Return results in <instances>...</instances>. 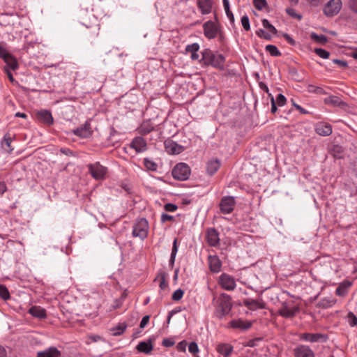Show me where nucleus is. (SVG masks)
Returning a JSON list of instances; mask_svg holds the SVG:
<instances>
[{"instance_id":"27","label":"nucleus","mask_w":357,"mask_h":357,"mask_svg":"<svg viewBox=\"0 0 357 357\" xmlns=\"http://www.w3.org/2000/svg\"><path fill=\"white\" fill-rule=\"evenodd\" d=\"M220 167V162L218 159L209 160L206 163V172L208 175L212 176L216 173Z\"/></svg>"},{"instance_id":"60","label":"nucleus","mask_w":357,"mask_h":357,"mask_svg":"<svg viewBox=\"0 0 357 357\" xmlns=\"http://www.w3.org/2000/svg\"><path fill=\"white\" fill-rule=\"evenodd\" d=\"M283 38L285 39V40L291 45H295L296 41L288 33H284Z\"/></svg>"},{"instance_id":"3","label":"nucleus","mask_w":357,"mask_h":357,"mask_svg":"<svg viewBox=\"0 0 357 357\" xmlns=\"http://www.w3.org/2000/svg\"><path fill=\"white\" fill-rule=\"evenodd\" d=\"M215 21L208 20L203 24V31L204 36L208 39L212 40L216 38L220 29L222 27L218 20L215 16Z\"/></svg>"},{"instance_id":"12","label":"nucleus","mask_w":357,"mask_h":357,"mask_svg":"<svg viewBox=\"0 0 357 357\" xmlns=\"http://www.w3.org/2000/svg\"><path fill=\"white\" fill-rule=\"evenodd\" d=\"M235 205L234 197L225 196L221 199L219 204L220 212L222 214H229L234 211Z\"/></svg>"},{"instance_id":"9","label":"nucleus","mask_w":357,"mask_h":357,"mask_svg":"<svg viewBox=\"0 0 357 357\" xmlns=\"http://www.w3.org/2000/svg\"><path fill=\"white\" fill-rule=\"evenodd\" d=\"M299 338L302 341L310 342V343H325L328 340V336L326 334L324 333H303L299 335Z\"/></svg>"},{"instance_id":"5","label":"nucleus","mask_w":357,"mask_h":357,"mask_svg":"<svg viewBox=\"0 0 357 357\" xmlns=\"http://www.w3.org/2000/svg\"><path fill=\"white\" fill-rule=\"evenodd\" d=\"M88 172L93 178L96 181H102L106 178L107 168L102 165L100 162L87 165Z\"/></svg>"},{"instance_id":"51","label":"nucleus","mask_w":357,"mask_h":357,"mask_svg":"<svg viewBox=\"0 0 357 357\" xmlns=\"http://www.w3.org/2000/svg\"><path fill=\"white\" fill-rule=\"evenodd\" d=\"M261 340H262V337H256V338L249 340L246 342L245 346L249 347H255L257 346V342H259Z\"/></svg>"},{"instance_id":"32","label":"nucleus","mask_w":357,"mask_h":357,"mask_svg":"<svg viewBox=\"0 0 357 357\" xmlns=\"http://www.w3.org/2000/svg\"><path fill=\"white\" fill-rule=\"evenodd\" d=\"M153 130L154 127L150 121H144L137 128L138 132L142 135H146Z\"/></svg>"},{"instance_id":"22","label":"nucleus","mask_w":357,"mask_h":357,"mask_svg":"<svg viewBox=\"0 0 357 357\" xmlns=\"http://www.w3.org/2000/svg\"><path fill=\"white\" fill-rule=\"evenodd\" d=\"M61 351L55 347H50L46 349L37 352L36 357H61Z\"/></svg>"},{"instance_id":"40","label":"nucleus","mask_w":357,"mask_h":357,"mask_svg":"<svg viewBox=\"0 0 357 357\" xmlns=\"http://www.w3.org/2000/svg\"><path fill=\"white\" fill-rule=\"evenodd\" d=\"M262 25L265 29H268L273 34L277 33V29H275V27L273 25H272L269 22V21L268 20L263 19L262 20Z\"/></svg>"},{"instance_id":"14","label":"nucleus","mask_w":357,"mask_h":357,"mask_svg":"<svg viewBox=\"0 0 357 357\" xmlns=\"http://www.w3.org/2000/svg\"><path fill=\"white\" fill-rule=\"evenodd\" d=\"M164 146L166 152L172 155L180 154L185 150L183 146L170 139L165 141Z\"/></svg>"},{"instance_id":"44","label":"nucleus","mask_w":357,"mask_h":357,"mask_svg":"<svg viewBox=\"0 0 357 357\" xmlns=\"http://www.w3.org/2000/svg\"><path fill=\"white\" fill-rule=\"evenodd\" d=\"M253 4L257 10H261L267 6V2L266 0H253Z\"/></svg>"},{"instance_id":"50","label":"nucleus","mask_w":357,"mask_h":357,"mask_svg":"<svg viewBox=\"0 0 357 357\" xmlns=\"http://www.w3.org/2000/svg\"><path fill=\"white\" fill-rule=\"evenodd\" d=\"M188 351L190 353L195 355L199 352V347L195 342H192L188 345Z\"/></svg>"},{"instance_id":"46","label":"nucleus","mask_w":357,"mask_h":357,"mask_svg":"<svg viewBox=\"0 0 357 357\" xmlns=\"http://www.w3.org/2000/svg\"><path fill=\"white\" fill-rule=\"evenodd\" d=\"M199 50V45L197 43H194L190 45H188L185 47L186 52H190V53L197 52Z\"/></svg>"},{"instance_id":"61","label":"nucleus","mask_w":357,"mask_h":357,"mask_svg":"<svg viewBox=\"0 0 357 357\" xmlns=\"http://www.w3.org/2000/svg\"><path fill=\"white\" fill-rule=\"evenodd\" d=\"M149 319V315H145L144 317H143L139 324L140 328H144L148 324Z\"/></svg>"},{"instance_id":"59","label":"nucleus","mask_w":357,"mask_h":357,"mask_svg":"<svg viewBox=\"0 0 357 357\" xmlns=\"http://www.w3.org/2000/svg\"><path fill=\"white\" fill-rule=\"evenodd\" d=\"M216 38H218V41L221 43H225V34L223 31L222 27L220 29V31L218 32Z\"/></svg>"},{"instance_id":"43","label":"nucleus","mask_w":357,"mask_h":357,"mask_svg":"<svg viewBox=\"0 0 357 357\" xmlns=\"http://www.w3.org/2000/svg\"><path fill=\"white\" fill-rule=\"evenodd\" d=\"M314 52L322 59H328L330 52L322 48H315Z\"/></svg>"},{"instance_id":"15","label":"nucleus","mask_w":357,"mask_h":357,"mask_svg":"<svg viewBox=\"0 0 357 357\" xmlns=\"http://www.w3.org/2000/svg\"><path fill=\"white\" fill-rule=\"evenodd\" d=\"M208 244L211 247H217L220 244L219 233L215 228H208L206 232Z\"/></svg>"},{"instance_id":"58","label":"nucleus","mask_w":357,"mask_h":357,"mask_svg":"<svg viewBox=\"0 0 357 357\" xmlns=\"http://www.w3.org/2000/svg\"><path fill=\"white\" fill-rule=\"evenodd\" d=\"M174 341L170 338H165L162 340V344L165 347H170L174 344Z\"/></svg>"},{"instance_id":"37","label":"nucleus","mask_w":357,"mask_h":357,"mask_svg":"<svg viewBox=\"0 0 357 357\" xmlns=\"http://www.w3.org/2000/svg\"><path fill=\"white\" fill-rule=\"evenodd\" d=\"M144 167L150 171L155 172L158 169V165L151 159L145 158L143 161Z\"/></svg>"},{"instance_id":"31","label":"nucleus","mask_w":357,"mask_h":357,"mask_svg":"<svg viewBox=\"0 0 357 357\" xmlns=\"http://www.w3.org/2000/svg\"><path fill=\"white\" fill-rule=\"evenodd\" d=\"M233 347L229 344H220L217 347V351L225 357H229L233 351Z\"/></svg>"},{"instance_id":"49","label":"nucleus","mask_w":357,"mask_h":357,"mask_svg":"<svg viewBox=\"0 0 357 357\" xmlns=\"http://www.w3.org/2000/svg\"><path fill=\"white\" fill-rule=\"evenodd\" d=\"M275 101L278 106L281 107L285 105L287 99L284 95L279 93Z\"/></svg>"},{"instance_id":"10","label":"nucleus","mask_w":357,"mask_h":357,"mask_svg":"<svg viewBox=\"0 0 357 357\" xmlns=\"http://www.w3.org/2000/svg\"><path fill=\"white\" fill-rule=\"evenodd\" d=\"M299 307L295 305L293 302L283 303L279 309L278 313L284 318H292L299 312Z\"/></svg>"},{"instance_id":"4","label":"nucleus","mask_w":357,"mask_h":357,"mask_svg":"<svg viewBox=\"0 0 357 357\" xmlns=\"http://www.w3.org/2000/svg\"><path fill=\"white\" fill-rule=\"evenodd\" d=\"M0 57L3 60L5 66L3 70H16L19 68V63L16 58L9 53L1 44H0Z\"/></svg>"},{"instance_id":"25","label":"nucleus","mask_w":357,"mask_h":357,"mask_svg":"<svg viewBox=\"0 0 357 357\" xmlns=\"http://www.w3.org/2000/svg\"><path fill=\"white\" fill-rule=\"evenodd\" d=\"M197 7L202 15H207L211 13V0H197Z\"/></svg>"},{"instance_id":"64","label":"nucleus","mask_w":357,"mask_h":357,"mask_svg":"<svg viewBox=\"0 0 357 357\" xmlns=\"http://www.w3.org/2000/svg\"><path fill=\"white\" fill-rule=\"evenodd\" d=\"M7 191V185L5 181H0V196H2Z\"/></svg>"},{"instance_id":"52","label":"nucleus","mask_w":357,"mask_h":357,"mask_svg":"<svg viewBox=\"0 0 357 357\" xmlns=\"http://www.w3.org/2000/svg\"><path fill=\"white\" fill-rule=\"evenodd\" d=\"M13 71V70H3V72L6 75V76L8 78V79L10 80V82L13 85H17V82L14 79V77H13V73H12Z\"/></svg>"},{"instance_id":"34","label":"nucleus","mask_w":357,"mask_h":357,"mask_svg":"<svg viewBox=\"0 0 357 357\" xmlns=\"http://www.w3.org/2000/svg\"><path fill=\"white\" fill-rule=\"evenodd\" d=\"M127 328L126 322L119 323L116 326L111 328V331L114 336H119L122 335Z\"/></svg>"},{"instance_id":"35","label":"nucleus","mask_w":357,"mask_h":357,"mask_svg":"<svg viewBox=\"0 0 357 357\" xmlns=\"http://www.w3.org/2000/svg\"><path fill=\"white\" fill-rule=\"evenodd\" d=\"M310 38L321 45H325L328 41V38L325 35H319L314 32L310 33Z\"/></svg>"},{"instance_id":"54","label":"nucleus","mask_w":357,"mask_h":357,"mask_svg":"<svg viewBox=\"0 0 357 357\" xmlns=\"http://www.w3.org/2000/svg\"><path fill=\"white\" fill-rule=\"evenodd\" d=\"M256 34L260 37V38H263L266 40H270L271 39V35L269 33H268L267 32H266L265 31H264L263 29H259L257 32H256Z\"/></svg>"},{"instance_id":"48","label":"nucleus","mask_w":357,"mask_h":357,"mask_svg":"<svg viewBox=\"0 0 357 357\" xmlns=\"http://www.w3.org/2000/svg\"><path fill=\"white\" fill-rule=\"evenodd\" d=\"M286 13L291 16L293 18L301 20L302 18V15L300 14H298L295 9L292 8H286Z\"/></svg>"},{"instance_id":"53","label":"nucleus","mask_w":357,"mask_h":357,"mask_svg":"<svg viewBox=\"0 0 357 357\" xmlns=\"http://www.w3.org/2000/svg\"><path fill=\"white\" fill-rule=\"evenodd\" d=\"M164 208L168 212H174L177 210L178 206L172 203H167L164 206Z\"/></svg>"},{"instance_id":"2","label":"nucleus","mask_w":357,"mask_h":357,"mask_svg":"<svg viewBox=\"0 0 357 357\" xmlns=\"http://www.w3.org/2000/svg\"><path fill=\"white\" fill-rule=\"evenodd\" d=\"M213 304L215 307L214 314L219 319L228 315L233 307L231 297L225 293L220 294L217 298H213Z\"/></svg>"},{"instance_id":"56","label":"nucleus","mask_w":357,"mask_h":357,"mask_svg":"<svg viewBox=\"0 0 357 357\" xmlns=\"http://www.w3.org/2000/svg\"><path fill=\"white\" fill-rule=\"evenodd\" d=\"M178 239L175 238L173 241L171 255L176 257L177 252H178Z\"/></svg>"},{"instance_id":"17","label":"nucleus","mask_w":357,"mask_h":357,"mask_svg":"<svg viewBox=\"0 0 357 357\" xmlns=\"http://www.w3.org/2000/svg\"><path fill=\"white\" fill-rule=\"evenodd\" d=\"M130 146L137 153H142L147 149L146 140L142 137H135L131 142Z\"/></svg>"},{"instance_id":"42","label":"nucleus","mask_w":357,"mask_h":357,"mask_svg":"<svg viewBox=\"0 0 357 357\" xmlns=\"http://www.w3.org/2000/svg\"><path fill=\"white\" fill-rule=\"evenodd\" d=\"M347 321L351 327H354L357 325V317L352 312H349L347 314Z\"/></svg>"},{"instance_id":"6","label":"nucleus","mask_w":357,"mask_h":357,"mask_svg":"<svg viewBox=\"0 0 357 357\" xmlns=\"http://www.w3.org/2000/svg\"><path fill=\"white\" fill-rule=\"evenodd\" d=\"M190 174L191 169L190 167L184 162H180L176 165L172 172L173 178L181 181L188 179Z\"/></svg>"},{"instance_id":"39","label":"nucleus","mask_w":357,"mask_h":357,"mask_svg":"<svg viewBox=\"0 0 357 357\" xmlns=\"http://www.w3.org/2000/svg\"><path fill=\"white\" fill-rule=\"evenodd\" d=\"M0 298L4 301H7L10 298L8 288L3 284H0Z\"/></svg>"},{"instance_id":"55","label":"nucleus","mask_w":357,"mask_h":357,"mask_svg":"<svg viewBox=\"0 0 357 357\" xmlns=\"http://www.w3.org/2000/svg\"><path fill=\"white\" fill-rule=\"evenodd\" d=\"M187 347V342L185 340H183L178 342L176 345V349L178 351L185 352Z\"/></svg>"},{"instance_id":"36","label":"nucleus","mask_w":357,"mask_h":357,"mask_svg":"<svg viewBox=\"0 0 357 357\" xmlns=\"http://www.w3.org/2000/svg\"><path fill=\"white\" fill-rule=\"evenodd\" d=\"M343 148L337 144L333 146L331 150V154L335 158H342L343 157Z\"/></svg>"},{"instance_id":"38","label":"nucleus","mask_w":357,"mask_h":357,"mask_svg":"<svg viewBox=\"0 0 357 357\" xmlns=\"http://www.w3.org/2000/svg\"><path fill=\"white\" fill-rule=\"evenodd\" d=\"M265 49L272 56H280L282 54L278 47L274 45H267Z\"/></svg>"},{"instance_id":"16","label":"nucleus","mask_w":357,"mask_h":357,"mask_svg":"<svg viewBox=\"0 0 357 357\" xmlns=\"http://www.w3.org/2000/svg\"><path fill=\"white\" fill-rule=\"evenodd\" d=\"M295 357H315L314 352L307 345L301 344L294 349Z\"/></svg>"},{"instance_id":"33","label":"nucleus","mask_w":357,"mask_h":357,"mask_svg":"<svg viewBox=\"0 0 357 357\" xmlns=\"http://www.w3.org/2000/svg\"><path fill=\"white\" fill-rule=\"evenodd\" d=\"M13 141V138L11 135L8 133L6 134L1 141V146L3 149L8 152L11 153L13 151V148L11 146V143Z\"/></svg>"},{"instance_id":"24","label":"nucleus","mask_w":357,"mask_h":357,"mask_svg":"<svg viewBox=\"0 0 357 357\" xmlns=\"http://www.w3.org/2000/svg\"><path fill=\"white\" fill-rule=\"evenodd\" d=\"M153 349L152 340L149 338L147 341H142L136 347V349L141 353L150 354Z\"/></svg>"},{"instance_id":"45","label":"nucleus","mask_w":357,"mask_h":357,"mask_svg":"<svg viewBox=\"0 0 357 357\" xmlns=\"http://www.w3.org/2000/svg\"><path fill=\"white\" fill-rule=\"evenodd\" d=\"M183 294L184 291L182 290L181 289H178L173 293L172 296V299L174 301H178L183 298Z\"/></svg>"},{"instance_id":"28","label":"nucleus","mask_w":357,"mask_h":357,"mask_svg":"<svg viewBox=\"0 0 357 357\" xmlns=\"http://www.w3.org/2000/svg\"><path fill=\"white\" fill-rule=\"evenodd\" d=\"M324 103L339 107H343L346 105L345 102H343L340 98L336 96H330L329 97L326 98L324 99Z\"/></svg>"},{"instance_id":"7","label":"nucleus","mask_w":357,"mask_h":357,"mask_svg":"<svg viewBox=\"0 0 357 357\" xmlns=\"http://www.w3.org/2000/svg\"><path fill=\"white\" fill-rule=\"evenodd\" d=\"M149 223L146 218H139L137 220L136 223L132 227V236L139 237L140 239L144 240L146 238L149 231Z\"/></svg>"},{"instance_id":"62","label":"nucleus","mask_w":357,"mask_h":357,"mask_svg":"<svg viewBox=\"0 0 357 357\" xmlns=\"http://www.w3.org/2000/svg\"><path fill=\"white\" fill-rule=\"evenodd\" d=\"M174 220V217L172 215H168L167 213H162L161 215L160 220L162 222H165L167 221H172Z\"/></svg>"},{"instance_id":"20","label":"nucleus","mask_w":357,"mask_h":357,"mask_svg":"<svg viewBox=\"0 0 357 357\" xmlns=\"http://www.w3.org/2000/svg\"><path fill=\"white\" fill-rule=\"evenodd\" d=\"M73 132L81 138H88L92 135L91 125L89 123L86 122L83 126L73 130Z\"/></svg>"},{"instance_id":"63","label":"nucleus","mask_w":357,"mask_h":357,"mask_svg":"<svg viewBox=\"0 0 357 357\" xmlns=\"http://www.w3.org/2000/svg\"><path fill=\"white\" fill-rule=\"evenodd\" d=\"M333 62L334 63L338 64L340 67H342V68L347 67V66H348L347 62L344 60H340V59H335L333 60Z\"/></svg>"},{"instance_id":"1","label":"nucleus","mask_w":357,"mask_h":357,"mask_svg":"<svg viewBox=\"0 0 357 357\" xmlns=\"http://www.w3.org/2000/svg\"><path fill=\"white\" fill-rule=\"evenodd\" d=\"M225 62V56L218 52H213L210 49H205L202 52V59L199 63L202 66H212L219 70H223Z\"/></svg>"},{"instance_id":"57","label":"nucleus","mask_w":357,"mask_h":357,"mask_svg":"<svg viewBox=\"0 0 357 357\" xmlns=\"http://www.w3.org/2000/svg\"><path fill=\"white\" fill-rule=\"evenodd\" d=\"M349 7L351 11L357 13V0H349Z\"/></svg>"},{"instance_id":"11","label":"nucleus","mask_w":357,"mask_h":357,"mask_svg":"<svg viewBox=\"0 0 357 357\" xmlns=\"http://www.w3.org/2000/svg\"><path fill=\"white\" fill-rule=\"evenodd\" d=\"M218 284L226 291H233L236 287L235 279L228 273H222L218 278Z\"/></svg>"},{"instance_id":"26","label":"nucleus","mask_w":357,"mask_h":357,"mask_svg":"<svg viewBox=\"0 0 357 357\" xmlns=\"http://www.w3.org/2000/svg\"><path fill=\"white\" fill-rule=\"evenodd\" d=\"M243 305L250 310H256L257 309L264 308V304L263 302L253 299L244 300Z\"/></svg>"},{"instance_id":"41","label":"nucleus","mask_w":357,"mask_h":357,"mask_svg":"<svg viewBox=\"0 0 357 357\" xmlns=\"http://www.w3.org/2000/svg\"><path fill=\"white\" fill-rule=\"evenodd\" d=\"M159 287L161 290H165L169 287L168 282L166 280V274L164 272L162 273L160 275Z\"/></svg>"},{"instance_id":"18","label":"nucleus","mask_w":357,"mask_h":357,"mask_svg":"<svg viewBox=\"0 0 357 357\" xmlns=\"http://www.w3.org/2000/svg\"><path fill=\"white\" fill-rule=\"evenodd\" d=\"M315 132L320 136L327 137L331 135L333 129L331 124L325 122H319L315 126Z\"/></svg>"},{"instance_id":"13","label":"nucleus","mask_w":357,"mask_h":357,"mask_svg":"<svg viewBox=\"0 0 357 357\" xmlns=\"http://www.w3.org/2000/svg\"><path fill=\"white\" fill-rule=\"evenodd\" d=\"M251 326V321L241 318L232 319L227 324V328L239 330L241 331H245L250 328Z\"/></svg>"},{"instance_id":"47","label":"nucleus","mask_w":357,"mask_h":357,"mask_svg":"<svg viewBox=\"0 0 357 357\" xmlns=\"http://www.w3.org/2000/svg\"><path fill=\"white\" fill-rule=\"evenodd\" d=\"M241 21V24H242L243 29L245 31H249L250 29V20H249V17H248V15H245L242 16Z\"/></svg>"},{"instance_id":"30","label":"nucleus","mask_w":357,"mask_h":357,"mask_svg":"<svg viewBox=\"0 0 357 357\" xmlns=\"http://www.w3.org/2000/svg\"><path fill=\"white\" fill-rule=\"evenodd\" d=\"M351 282L349 281H344L341 282L339 286L336 288L335 294L339 296H344L347 292L349 288L351 286Z\"/></svg>"},{"instance_id":"23","label":"nucleus","mask_w":357,"mask_h":357,"mask_svg":"<svg viewBox=\"0 0 357 357\" xmlns=\"http://www.w3.org/2000/svg\"><path fill=\"white\" fill-rule=\"evenodd\" d=\"M38 120L44 124L51 126L54 123L52 113L48 110H40L37 113Z\"/></svg>"},{"instance_id":"19","label":"nucleus","mask_w":357,"mask_h":357,"mask_svg":"<svg viewBox=\"0 0 357 357\" xmlns=\"http://www.w3.org/2000/svg\"><path fill=\"white\" fill-rule=\"evenodd\" d=\"M208 263L210 271L213 273L220 272L222 268V262L217 255H209L208 257Z\"/></svg>"},{"instance_id":"29","label":"nucleus","mask_w":357,"mask_h":357,"mask_svg":"<svg viewBox=\"0 0 357 357\" xmlns=\"http://www.w3.org/2000/svg\"><path fill=\"white\" fill-rule=\"evenodd\" d=\"M29 313L34 317L39 319L45 318L47 316L46 310L40 306H33L29 310Z\"/></svg>"},{"instance_id":"21","label":"nucleus","mask_w":357,"mask_h":357,"mask_svg":"<svg viewBox=\"0 0 357 357\" xmlns=\"http://www.w3.org/2000/svg\"><path fill=\"white\" fill-rule=\"evenodd\" d=\"M99 31L100 26L98 24H95L90 26L89 28H87V31L84 33L86 40L90 43L93 44L99 35Z\"/></svg>"},{"instance_id":"8","label":"nucleus","mask_w":357,"mask_h":357,"mask_svg":"<svg viewBox=\"0 0 357 357\" xmlns=\"http://www.w3.org/2000/svg\"><path fill=\"white\" fill-rule=\"evenodd\" d=\"M342 7L341 0H330L323 8L324 14L328 17H332L337 15Z\"/></svg>"}]
</instances>
